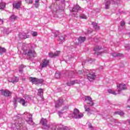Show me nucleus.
Returning a JSON list of instances; mask_svg holds the SVG:
<instances>
[{"label": "nucleus", "instance_id": "obj_29", "mask_svg": "<svg viewBox=\"0 0 130 130\" xmlns=\"http://www.w3.org/2000/svg\"><path fill=\"white\" fill-rule=\"evenodd\" d=\"M85 111L89 112L90 111V108H88L87 106H84Z\"/></svg>", "mask_w": 130, "mask_h": 130}, {"label": "nucleus", "instance_id": "obj_28", "mask_svg": "<svg viewBox=\"0 0 130 130\" xmlns=\"http://www.w3.org/2000/svg\"><path fill=\"white\" fill-rule=\"evenodd\" d=\"M55 78L56 79H59L60 78V73H55Z\"/></svg>", "mask_w": 130, "mask_h": 130}, {"label": "nucleus", "instance_id": "obj_10", "mask_svg": "<svg viewBox=\"0 0 130 130\" xmlns=\"http://www.w3.org/2000/svg\"><path fill=\"white\" fill-rule=\"evenodd\" d=\"M15 123L16 124V128L17 129H20L21 127L23 126V123H22L21 119L16 120Z\"/></svg>", "mask_w": 130, "mask_h": 130}, {"label": "nucleus", "instance_id": "obj_44", "mask_svg": "<svg viewBox=\"0 0 130 130\" xmlns=\"http://www.w3.org/2000/svg\"><path fill=\"white\" fill-rule=\"evenodd\" d=\"M88 126L89 128H92L93 127V126L91 124H89Z\"/></svg>", "mask_w": 130, "mask_h": 130}, {"label": "nucleus", "instance_id": "obj_46", "mask_svg": "<svg viewBox=\"0 0 130 130\" xmlns=\"http://www.w3.org/2000/svg\"><path fill=\"white\" fill-rule=\"evenodd\" d=\"M128 122L129 124H130V120H128Z\"/></svg>", "mask_w": 130, "mask_h": 130}, {"label": "nucleus", "instance_id": "obj_5", "mask_svg": "<svg viewBox=\"0 0 130 130\" xmlns=\"http://www.w3.org/2000/svg\"><path fill=\"white\" fill-rule=\"evenodd\" d=\"M49 64V60L47 59H44L42 61L41 63L40 64V66L42 68V69H43V68H46L47 66Z\"/></svg>", "mask_w": 130, "mask_h": 130}, {"label": "nucleus", "instance_id": "obj_12", "mask_svg": "<svg viewBox=\"0 0 130 130\" xmlns=\"http://www.w3.org/2000/svg\"><path fill=\"white\" fill-rule=\"evenodd\" d=\"M13 6L15 9H19V8H20L21 6H22V1L14 2L13 4Z\"/></svg>", "mask_w": 130, "mask_h": 130}, {"label": "nucleus", "instance_id": "obj_6", "mask_svg": "<svg viewBox=\"0 0 130 130\" xmlns=\"http://www.w3.org/2000/svg\"><path fill=\"white\" fill-rule=\"evenodd\" d=\"M1 94H2L3 96H5V97H10V96L12 95V92L8 90H2Z\"/></svg>", "mask_w": 130, "mask_h": 130}, {"label": "nucleus", "instance_id": "obj_36", "mask_svg": "<svg viewBox=\"0 0 130 130\" xmlns=\"http://www.w3.org/2000/svg\"><path fill=\"white\" fill-rule=\"evenodd\" d=\"M38 35V34H37V32L36 31H34L33 33H32V36L33 37H35L36 36H37Z\"/></svg>", "mask_w": 130, "mask_h": 130}, {"label": "nucleus", "instance_id": "obj_51", "mask_svg": "<svg viewBox=\"0 0 130 130\" xmlns=\"http://www.w3.org/2000/svg\"><path fill=\"white\" fill-rule=\"evenodd\" d=\"M72 75H74V73L72 72Z\"/></svg>", "mask_w": 130, "mask_h": 130}, {"label": "nucleus", "instance_id": "obj_15", "mask_svg": "<svg viewBox=\"0 0 130 130\" xmlns=\"http://www.w3.org/2000/svg\"><path fill=\"white\" fill-rule=\"evenodd\" d=\"M38 95L40 96L42 98V99H44L43 89L42 88H40L38 90Z\"/></svg>", "mask_w": 130, "mask_h": 130}, {"label": "nucleus", "instance_id": "obj_45", "mask_svg": "<svg viewBox=\"0 0 130 130\" xmlns=\"http://www.w3.org/2000/svg\"><path fill=\"white\" fill-rule=\"evenodd\" d=\"M22 81H26V78H22Z\"/></svg>", "mask_w": 130, "mask_h": 130}, {"label": "nucleus", "instance_id": "obj_49", "mask_svg": "<svg viewBox=\"0 0 130 130\" xmlns=\"http://www.w3.org/2000/svg\"><path fill=\"white\" fill-rule=\"evenodd\" d=\"M19 72H22V70H19Z\"/></svg>", "mask_w": 130, "mask_h": 130}, {"label": "nucleus", "instance_id": "obj_30", "mask_svg": "<svg viewBox=\"0 0 130 130\" xmlns=\"http://www.w3.org/2000/svg\"><path fill=\"white\" fill-rule=\"evenodd\" d=\"M80 18H81V19H87V17L84 14H81L80 15Z\"/></svg>", "mask_w": 130, "mask_h": 130}, {"label": "nucleus", "instance_id": "obj_16", "mask_svg": "<svg viewBox=\"0 0 130 130\" xmlns=\"http://www.w3.org/2000/svg\"><path fill=\"white\" fill-rule=\"evenodd\" d=\"M86 40V38L85 37H80L78 39L79 43H83Z\"/></svg>", "mask_w": 130, "mask_h": 130}, {"label": "nucleus", "instance_id": "obj_24", "mask_svg": "<svg viewBox=\"0 0 130 130\" xmlns=\"http://www.w3.org/2000/svg\"><path fill=\"white\" fill-rule=\"evenodd\" d=\"M92 25H93V26L94 27L95 29H99V26H98V24H97V23L96 22H92Z\"/></svg>", "mask_w": 130, "mask_h": 130}, {"label": "nucleus", "instance_id": "obj_31", "mask_svg": "<svg viewBox=\"0 0 130 130\" xmlns=\"http://www.w3.org/2000/svg\"><path fill=\"white\" fill-rule=\"evenodd\" d=\"M30 36L27 35V36H25V35H22V39H27V38H29Z\"/></svg>", "mask_w": 130, "mask_h": 130}, {"label": "nucleus", "instance_id": "obj_38", "mask_svg": "<svg viewBox=\"0 0 130 130\" xmlns=\"http://www.w3.org/2000/svg\"><path fill=\"white\" fill-rule=\"evenodd\" d=\"M125 25V22L124 21H121L120 22V26H124Z\"/></svg>", "mask_w": 130, "mask_h": 130}, {"label": "nucleus", "instance_id": "obj_26", "mask_svg": "<svg viewBox=\"0 0 130 130\" xmlns=\"http://www.w3.org/2000/svg\"><path fill=\"white\" fill-rule=\"evenodd\" d=\"M110 6V1H108L106 3V9H109V6Z\"/></svg>", "mask_w": 130, "mask_h": 130}, {"label": "nucleus", "instance_id": "obj_8", "mask_svg": "<svg viewBox=\"0 0 130 130\" xmlns=\"http://www.w3.org/2000/svg\"><path fill=\"white\" fill-rule=\"evenodd\" d=\"M60 53V51H56V52L53 53V52H50L48 54L49 57L51 58H52V57H55L56 56H58L59 54Z\"/></svg>", "mask_w": 130, "mask_h": 130}, {"label": "nucleus", "instance_id": "obj_33", "mask_svg": "<svg viewBox=\"0 0 130 130\" xmlns=\"http://www.w3.org/2000/svg\"><path fill=\"white\" fill-rule=\"evenodd\" d=\"M10 18L13 20H17V16L15 15H12Z\"/></svg>", "mask_w": 130, "mask_h": 130}, {"label": "nucleus", "instance_id": "obj_21", "mask_svg": "<svg viewBox=\"0 0 130 130\" xmlns=\"http://www.w3.org/2000/svg\"><path fill=\"white\" fill-rule=\"evenodd\" d=\"M35 6L37 9L39 7V0H35Z\"/></svg>", "mask_w": 130, "mask_h": 130}, {"label": "nucleus", "instance_id": "obj_18", "mask_svg": "<svg viewBox=\"0 0 130 130\" xmlns=\"http://www.w3.org/2000/svg\"><path fill=\"white\" fill-rule=\"evenodd\" d=\"M19 102L20 103V104H22L23 106H25V104H26V101L23 99H20Z\"/></svg>", "mask_w": 130, "mask_h": 130}, {"label": "nucleus", "instance_id": "obj_7", "mask_svg": "<svg viewBox=\"0 0 130 130\" xmlns=\"http://www.w3.org/2000/svg\"><path fill=\"white\" fill-rule=\"evenodd\" d=\"M63 102H64V100L63 99H59L57 100L55 107H56V108H58L59 107H60V106L62 105V103H63Z\"/></svg>", "mask_w": 130, "mask_h": 130}, {"label": "nucleus", "instance_id": "obj_20", "mask_svg": "<svg viewBox=\"0 0 130 130\" xmlns=\"http://www.w3.org/2000/svg\"><path fill=\"white\" fill-rule=\"evenodd\" d=\"M79 10H81V7L80 6H76L72 9V12H78Z\"/></svg>", "mask_w": 130, "mask_h": 130}, {"label": "nucleus", "instance_id": "obj_11", "mask_svg": "<svg viewBox=\"0 0 130 130\" xmlns=\"http://www.w3.org/2000/svg\"><path fill=\"white\" fill-rule=\"evenodd\" d=\"M6 8V4L4 3H0V10H4ZM4 24V20L0 18V25Z\"/></svg>", "mask_w": 130, "mask_h": 130}, {"label": "nucleus", "instance_id": "obj_19", "mask_svg": "<svg viewBox=\"0 0 130 130\" xmlns=\"http://www.w3.org/2000/svg\"><path fill=\"white\" fill-rule=\"evenodd\" d=\"M108 92L110 94H113V95H117L116 92L112 89H108Z\"/></svg>", "mask_w": 130, "mask_h": 130}, {"label": "nucleus", "instance_id": "obj_40", "mask_svg": "<svg viewBox=\"0 0 130 130\" xmlns=\"http://www.w3.org/2000/svg\"><path fill=\"white\" fill-rule=\"evenodd\" d=\"M125 47H126L127 50V49H129V48H130V45L129 44L126 45Z\"/></svg>", "mask_w": 130, "mask_h": 130}, {"label": "nucleus", "instance_id": "obj_3", "mask_svg": "<svg viewBox=\"0 0 130 130\" xmlns=\"http://www.w3.org/2000/svg\"><path fill=\"white\" fill-rule=\"evenodd\" d=\"M85 101L86 102L87 104H88L90 106H94L95 103L93 102L92 100V98L89 96H85Z\"/></svg>", "mask_w": 130, "mask_h": 130}, {"label": "nucleus", "instance_id": "obj_48", "mask_svg": "<svg viewBox=\"0 0 130 130\" xmlns=\"http://www.w3.org/2000/svg\"><path fill=\"white\" fill-rule=\"evenodd\" d=\"M56 1V2H59V1H60V0H55Z\"/></svg>", "mask_w": 130, "mask_h": 130}, {"label": "nucleus", "instance_id": "obj_23", "mask_svg": "<svg viewBox=\"0 0 130 130\" xmlns=\"http://www.w3.org/2000/svg\"><path fill=\"white\" fill-rule=\"evenodd\" d=\"M6 48L0 47V53L1 55L2 52H6Z\"/></svg>", "mask_w": 130, "mask_h": 130}, {"label": "nucleus", "instance_id": "obj_43", "mask_svg": "<svg viewBox=\"0 0 130 130\" xmlns=\"http://www.w3.org/2000/svg\"><path fill=\"white\" fill-rule=\"evenodd\" d=\"M67 86H72V84H71V82H68L67 83Z\"/></svg>", "mask_w": 130, "mask_h": 130}, {"label": "nucleus", "instance_id": "obj_9", "mask_svg": "<svg viewBox=\"0 0 130 130\" xmlns=\"http://www.w3.org/2000/svg\"><path fill=\"white\" fill-rule=\"evenodd\" d=\"M117 87L118 92H120L121 91H122V90H125V89H126V87H125V84H117Z\"/></svg>", "mask_w": 130, "mask_h": 130}, {"label": "nucleus", "instance_id": "obj_32", "mask_svg": "<svg viewBox=\"0 0 130 130\" xmlns=\"http://www.w3.org/2000/svg\"><path fill=\"white\" fill-rule=\"evenodd\" d=\"M27 4H33V1L32 0H25Z\"/></svg>", "mask_w": 130, "mask_h": 130}, {"label": "nucleus", "instance_id": "obj_4", "mask_svg": "<svg viewBox=\"0 0 130 130\" xmlns=\"http://www.w3.org/2000/svg\"><path fill=\"white\" fill-rule=\"evenodd\" d=\"M95 78H96V75H95V73H94L93 72L89 73L87 75V79L90 82H93V81H94V80H95Z\"/></svg>", "mask_w": 130, "mask_h": 130}, {"label": "nucleus", "instance_id": "obj_1", "mask_svg": "<svg viewBox=\"0 0 130 130\" xmlns=\"http://www.w3.org/2000/svg\"><path fill=\"white\" fill-rule=\"evenodd\" d=\"M40 123L42 126L43 128H44L45 129H48V128L50 127V126L47 124V120L46 119H41Z\"/></svg>", "mask_w": 130, "mask_h": 130}, {"label": "nucleus", "instance_id": "obj_50", "mask_svg": "<svg viewBox=\"0 0 130 130\" xmlns=\"http://www.w3.org/2000/svg\"><path fill=\"white\" fill-rule=\"evenodd\" d=\"M127 107H128V108H130V106H128Z\"/></svg>", "mask_w": 130, "mask_h": 130}, {"label": "nucleus", "instance_id": "obj_37", "mask_svg": "<svg viewBox=\"0 0 130 130\" xmlns=\"http://www.w3.org/2000/svg\"><path fill=\"white\" fill-rule=\"evenodd\" d=\"M19 99V98H14L13 102L14 104H17V101Z\"/></svg>", "mask_w": 130, "mask_h": 130}, {"label": "nucleus", "instance_id": "obj_34", "mask_svg": "<svg viewBox=\"0 0 130 130\" xmlns=\"http://www.w3.org/2000/svg\"><path fill=\"white\" fill-rule=\"evenodd\" d=\"M19 81V79L18 78H16V79L15 80H12L11 81V83H17V82Z\"/></svg>", "mask_w": 130, "mask_h": 130}, {"label": "nucleus", "instance_id": "obj_14", "mask_svg": "<svg viewBox=\"0 0 130 130\" xmlns=\"http://www.w3.org/2000/svg\"><path fill=\"white\" fill-rule=\"evenodd\" d=\"M29 82H31L33 84H37V78L36 77H29Z\"/></svg>", "mask_w": 130, "mask_h": 130}, {"label": "nucleus", "instance_id": "obj_22", "mask_svg": "<svg viewBox=\"0 0 130 130\" xmlns=\"http://www.w3.org/2000/svg\"><path fill=\"white\" fill-rule=\"evenodd\" d=\"M58 130H71L69 127H64L58 128Z\"/></svg>", "mask_w": 130, "mask_h": 130}, {"label": "nucleus", "instance_id": "obj_35", "mask_svg": "<svg viewBox=\"0 0 130 130\" xmlns=\"http://www.w3.org/2000/svg\"><path fill=\"white\" fill-rule=\"evenodd\" d=\"M59 38H60V40L62 41V42H63V41H64V37H63L62 36H60Z\"/></svg>", "mask_w": 130, "mask_h": 130}, {"label": "nucleus", "instance_id": "obj_47", "mask_svg": "<svg viewBox=\"0 0 130 130\" xmlns=\"http://www.w3.org/2000/svg\"><path fill=\"white\" fill-rule=\"evenodd\" d=\"M55 37H57V35L54 36Z\"/></svg>", "mask_w": 130, "mask_h": 130}, {"label": "nucleus", "instance_id": "obj_2", "mask_svg": "<svg viewBox=\"0 0 130 130\" xmlns=\"http://www.w3.org/2000/svg\"><path fill=\"white\" fill-rule=\"evenodd\" d=\"M73 114L75 118H81L84 116V114L80 113V111L78 109H75L74 110Z\"/></svg>", "mask_w": 130, "mask_h": 130}, {"label": "nucleus", "instance_id": "obj_41", "mask_svg": "<svg viewBox=\"0 0 130 130\" xmlns=\"http://www.w3.org/2000/svg\"><path fill=\"white\" fill-rule=\"evenodd\" d=\"M102 53V52H98V53H94V54L95 55H97V56H98V55H99L100 54H101Z\"/></svg>", "mask_w": 130, "mask_h": 130}, {"label": "nucleus", "instance_id": "obj_13", "mask_svg": "<svg viewBox=\"0 0 130 130\" xmlns=\"http://www.w3.org/2000/svg\"><path fill=\"white\" fill-rule=\"evenodd\" d=\"M35 54H36V53L34 51H32L31 50H29L27 52L28 56H30V57H34V56H35Z\"/></svg>", "mask_w": 130, "mask_h": 130}, {"label": "nucleus", "instance_id": "obj_42", "mask_svg": "<svg viewBox=\"0 0 130 130\" xmlns=\"http://www.w3.org/2000/svg\"><path fill=\"white\" fill-rule=\"evenodd\" d=\"M113 56H118V55L116 53H114L112 54Z\"/></svg>", "mask_w": 130, "mask_h": 130}, {"label": "nucleus", "instance_id": "obj_39", "mask_svg": "<svg viewBox=\"0 0 130 130\" xmlns=\"http://www.w3.org/2000/svg\"><path fill=\"white\" fill-rule=\"evenodd\" d=\"M70 83L71 84V86H73L76 84V82H75V81H70Z\"/></svg>", "mask_w": 130, "mask_h": 130}, {"label": "nucleus", "instance_id": "obj_27", "mask_svg": "<svg viewBox=\"0 0 130 130\" xmlns=\"http://www.w3.org/2000/svg\"><path fill=\"white\" fill-rule=\"evenodd\" d=\"M42 83H43V79H38L37 78V84H42Z\"/></svg>", "mask_w": 130, "mask_h": 130}, {"label": "nucleus", "instance_id": "obj_17", "mask_svg": "<svg viewBox=\"0 0 130 130\" xmlns=\"http://www.w3.org/2000/svg\"><path fill=\"white\" fill-rule=\"evenodd\" d=\"M101 49H102V47L100 46H96L93 49V50L94 51H99L100 50H101Z\"/></svg>", "mask_w": 130, "mask_h": 130}, {"label": "nucleus", "instance_id": "obj_25", "mask_svg": "<svg viewBox=\"0 0 130 130\" xmlns=\"http://www.w3.org/2000/svg\"><path fill=\"white\" fill-rule=\"evenodd\" d=\"M115 113L116 114H119V115H120L121 116L124 115V113H123L122 111L116 112Z\"/></svg>", "mask_w": 130, "mask_h": 130}]
</instances>
